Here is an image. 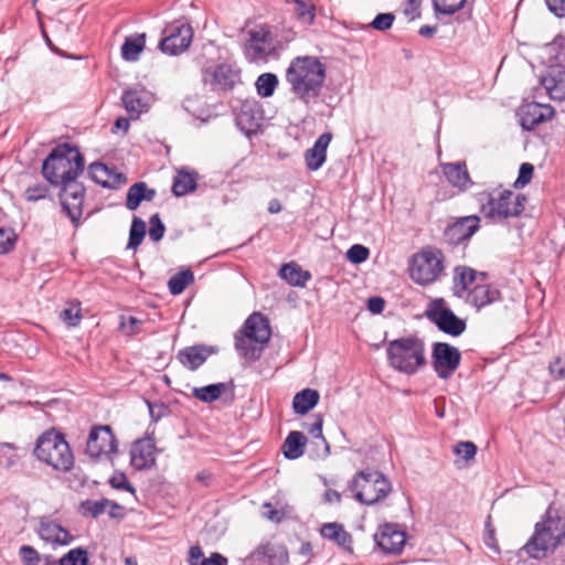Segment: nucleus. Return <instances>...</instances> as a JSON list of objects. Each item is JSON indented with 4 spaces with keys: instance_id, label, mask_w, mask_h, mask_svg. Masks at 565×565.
<instances>
[{
    "instance_id": "nucleus-11",
    "label": "nucleus",
    "mask_w": 565,
    "mask_h": 565,
    "mask_svg": "<svg viewBox=\"0 0 565 565\" xmlns=\"http://www.w3.org/2000/svg\"><path fill=\"white\" fill-rule=\"evenodd\" d=\"M275 50L271 33L260 26L248 31L244 53L249 62L266 61Z\"/></svg>"
},
{
    "instance_id": "nucleus-28",
    "label": "nucleus",
    "mask_w": 565,
    "mask_h": 565,
    "mask_svg": "<svg viewBox=\"0 0 565 565\" xmlns=\"http://www.w3.org/2000/svg\"><path fill=\"white\" fill-rule=\"evenodd\" d=\"M500 292L486 284H476L463 297L466 302L478 310L499 299Z\"/></svg>"
},
{
    "instance_id": "nucleus-49",
    "label": "nucleus",
    "mask_w": 565,
    "mask_h": 565,
    "mask_svg": "<svg viewBox=\"0 0 565 565\" xmlns=\"http://www.w3.org/2000/svg\"><path fill=\"white\" fill-rule=\"evenodd\" d=\"M466 0H434L435 10L443 14H452L460 10Z\"/></svg>"
},
{
    "instance_id": "nucleus-9",
    "label": "nucleus",
    "mask_w": 565,
    "mask_h": 565,
    "mask_svg": "<svg viewBox=\"0 0 565 565\" xmlns=\"http://www.w3.org/2000/svg\"><path fill=\"white\" fill-rule=\"evenodd\" d=\"M427 317L440 331L449 335L458 337L466 330L465 320L457 317L441 298L435 299L430 303L427 310Z\"/></svg>"
},
{
    "instance_id": "nucleus-54",
    "label": "nucleus",
    "mask_w": 565,
    "mask_h": 565,
    "mask_svg": "<svg viewBox=\"0 0 565 565\" xmlns=\"http://www.w3.org/2000/svg\"><path fill=\"white\" fill-rule=\"evenodd\" d=\"M534 168L531 163H522L519 170V177L516 178L514 182V186L516 189L523 188L526 184L530 183L532 177H533Z\"/></svg>"
},
{
    "instance_id": "nucleus-15",
    "label": "nucleus",
    "mask_w": 565,
    "mask_h": 565,
    "mask_svg": "<svg viewBox=\"0 0 565 565\" xmlns=\"http://www.w3.org/2000/svg\"><path fill=\"white\" fill-rule=\"evenodd\" d=\"M61 186L60 199L62 207L72 222L77 223L82 215L84 188L76 180L66 182Z\"/></svg>"
},
{
    "instance_id": "nucleus-53",
    "label": "nucleus",
    "mask_w": 565,
    "mask_h": 565,
    "mask_svg": "<svg viewBox=\"0 0 565 565\" xmlns=\"http://www.w3.org/2000/svg\"><path fill=\"white\" fill-rule=\"evenodd\" d=\"M166 227L161 222L159 214H153L150 217L149 237L153 242H159L164 235Z\"/></svg>"
},
{
    "instance_id": "nucleus-41",
    "label": "nucleus",
    "mask_w": 565,
    "mask_h": 565,
    "mask_svg": "<svg viewBox=\"0 0 565 565\" xmlns=\"http://www.w3.org/2000/svg\"><path fill=\"white\" fill-rule=\"evenodd\" d=\"M196 188V178L195 174L185 172L183 170L178 172V175L174 178L172 192L175 196H183Z\"/></svg>"
},
{
    "instance_id": "nucleus-7",
    "label": "nucleus",
    "mask_w": 565,
    "mask_h": 565,
    "mask_svg": "<svg viewBox=\"0 0 565 565\" xmlns=\"http://www.w3.org/2000/svg\"><path fill=\"white\" fill-rule=\"evenodd\" d=\"M444 255L434 247H425L416 253L409 263L411 278L418 285H430L444 275Z\"/></svg>"
},
{
    "instance_id": "nucleus-48",
    "label": "nucleus",
    "mask_w": 565,
    "mask_h": 565,
    "mask_svg": "<svg viewBox=\"0 0 565 565\" xmlns=\"http://www.w3.org/2000/svg\"><path fill=\"white\" fill-rule=\"evenodd\" d=\"M322 425L323 417L321 415H316L312 424L303 423L302 427L306 428L312 437L321 439L326 446L327 454H329L330 446L322 434Z\"/></svg>"
},
{
    "instance_id": "nucleus-12",
    "label": "nucleus",
    "mask_w": 565,
    "mask_h": 565,
    "mask_svg": "<svg viewBox=\"0 0 565 565\" xmlns=\"http://www.w3.org/2000/svg\"><path fill=\"white\" fill-rule=\"evenodd\" d=\"M203 82L214 90L233 89L241 82L239 70L228 63L210 66L203 72Z\"/></svg>"
},
{
    "instance_id": "nucleus-56",
    "label": "nucleus",
    "mask_w": 565,
    "mask_h": 565,
    "mask_svg": "<svg viewBox=\"0 0 565 565\" xmlns=\"http://www.w3.org/2000/svg\"><path fill=\"white\" fill-rule=\"evenodd\" d=\"M60 317L70 327H75L82 319L81 309L78 307L65 308L61 311Z\"/></svg>"
},
{
    "instance_id": "nucleus-14",
    "label": "nucleus",
    "mask_w": 565,
    "mask_h": 565,
    "mask_svg": "<svg viewBox=\"0 0 565 565\" xmlns=\"http://www.w3.org/2000/svg\"><path fill=\"white\" fill-rule=\"evenodd\" d=\"M117 451V440L109 426L94 427L88 436L86 454L92 458Z\"/></svg>"
},
{
    "instance_id": "nucleus-8",
    "label": "nucleus",
    "mask_w": 565,
    "mask_h": 565,
    "mask_svg": "<svg viewBox=\"0 0 565 565\" xmlns=\"http://www.w3.org/2000/svg\"><path fill=\"white\" fill-rule=\"evenodd\" d=\"M525 196L510 190L492 193L482 206L484 214L493 220L519 216L524 211Z\"/></svg>"
},
{
    "instance_id": "nucleus-59",
    "label": "nucleus",
    "mask_w": 565,
    "mask_h": 565,
    "mask_svg": "<svg viewBox=\"0 0 565 565\" xmlns=\"http://www.w3.org/2000/svg\"><path fill=\"white\" fill-rule=\"evenodd\" d=\"M109 483L114 489L127 490L132 493L135 492L134 487L128 482V480L124 473H115L109 479Z\"/></svg>"
},
{
    "instance_id": "nucleus-36",
    "label": "nucleus",
    "mask_w": 565,
    "mask_h": 565,
    "mask_svg": "<svg viewBox=\"0 0 565 565\" xmlns=\"http://www.w3.org/2000/svg\"><path fill=\"white\" fill-rule=\"evenodd\" d=\"M264 344L265 343L255 342V340H252L244 334L235 335V348L245 359L253 361L258 360L262 355Z\"/></svg>"
},
{
    "instance_id": "nucleus-20",
    "label": "nucleus",
    "mask_w": 565,
    "mask_h": 565,
    "mask_svg": "<svg viewBox=\"0 0 565 565\" xmlns=\"http://www.w3.org/2000/svg\"><path fill=\"white\" fill-rule=\"evenodd\" d=\"M36 531L41 540L52 545L65 546L73 541V535L66 529L47 516L40 518Z\"/></svg>"
},
{
    "instance_id": "nucleus-22",
    "label": "nucleus",
    "mask_w": 565,
    "mask_h": 565,
    "mask_svg": "<svg viewBox=\"0 0 565 565\" xmlns=\"http://www.w3.org/2000/svg\"><path fill=\"white\" fill-rule=\"evenodd\" d=\"M130 462L137 470L151 468L156 462L153 443L150 439L134 443L130 449Z\"/></svg>"
},
{
    "instance_id": "nucleus-29",
    "label": "nucleus",
    "mask_w": 565,
    "mask_h": 565,
    "mask_svg": "<svg viewBox=\"0 0 565 565\" xmlns=\"http://www.w3.org/2000/svg\"><path fill=\"white\" fill-rule=\"evenodd\" d=\"M212 353H214V349L211 347L193 345L181 350L178 359L188 369L196 370Z\"/></svg>"
},
{
    "instance_id": "nucleus-47",
    "label": "nucleus",
    "mask_w": 565,
    "mask_h": 565,
    "mask_svg": "<svg viewBox=\"0 0 565 565\" xmlns=\"http://www.w3.org/2000/svg\"><path fill=\"white\" fill-rule=\"evenodd\" d=\"M14 446L9 443L0 444V465L11 468L17 465L19 457L14 454Z\"/></svg>"
},
{
    "instance_id": "nucleus-40",
    "label": "nucleus",
    "mask_w": 565,
    "mask_h": 565,
    "mask_svg": "<svg viewBox=\"0 0 565 565\" xmlns=\"http://www.w3.org/2000/svg\"><path fill=\"white\" fill-rule=\"evenodd\" d=\"M87 553L83 548L71 550L58 561H55L52 556H45L43 565H86Z\"/></svg>"
},
{
    "instance_id": "nucleus-17",
    "label": "nucleus",
    "mask_w": 565,
    "mask_h": 565,
    "mask_svg": "<svg viewBox=\"0 0 565 565\" xmlns=\"http://www.w3.org/2000/svg\"><path fill=\"white\" fill-rule=\"evenodd\" d=\"M553 115V107L537 102H525L518 110L520 124L525 130L534 129L537 125L551 119Z\"/></svg>"
},
{
    "instance_id": "nucleus-52",
    "label": "nucleus",
    "mask_w": 565,
    "mask_h": 565,
    "mask_svg": "<svg viewBox=\"0 0 565 565\" xmlns=\"http://www.w3.org/2000/svg\"><path fill=\"white\" fill-rule=\"evenodd\" d=\"M454 452L468 461L475 458L477 446L472 441H460L455 446Z\"/></svg>"
},
{
    "instance_id": "nucleus-64",
    "label": "nucleus",
    "mask_w": 565,
    "mask_h": 565,
    "mask_svg": "<svg viewBox=\"0 0 565 565\" xmlns=\"http://www.w3.org/2000/svg\"><path fill=\"white\" fill-rule=\"evenodd\" d=\"M200 565H227V559L218 553H213L209 558L202 559Z\"/></svg>"
},
{
    "instance_id": "nucleus-39",
    "label": "nucleus",
    "mask_w": 565,
    "mask_h": 565,
    "mask_svg": "<svg viewBox=\"0 0 565 565\" xmlns=\"http://www.w3.org/2000/svg\"><path fill=\"white\" fill-rule=\"evenodd\" d=\"M230 387V383H215L202 387H194L192 395L203 403H212L220 398V396Z\"/></svg>"
},
{
    "instance_id": "nucleus-26",
    "label": "nucleus",
    "mask_w": 565,
    "mask_h": 565,
    "mask_svg": "<svg viewBox=\"0 0 565 565\" xmlns=\"http://www.w3.org/2000/svg\"><path fill=\"white\" fill-rule=\"evenodd\" d=\"M90 178L104 188L116 189L126 183V177L100 162L89 166Z\"/></svg>"
},
{
    "instance_id": "nucleus-37",
    "label": "nucleus",
    "mask_w": 565,
    "mask_h": 565,
    "mask_svg": "<svg viewBox=\"0 0 565 565\" xmlns=\"http://www.w3.org/2000/svg\"><path fill=\"white\" fill-rule=\"evenodd\" d=\"M321 535L335 542L342 547H349L352 542L351 535L339 523H326L320 530Z\"/></svg>"
},
{
    "instance_id": "nucleus-51",
    "label": "nucleus",
    "mask_w": 565,
    "mask_h": 565,
    "mask_svg": "<svg viewBox=\"0 0 565 565\" xmlns=\"http://www.w3.org/2000/svg\"><path fill=\"white\" fill-rule=\"evenodd\" d=\"M49 192V188L43 183H38L35 185L29 186L24 191V198L29 202H36L41 199L46 198Z\"/></svg>"
},
{
    "instance_id": "nucleus-13",
    "label": "nucleus",
    "mask_w": 565,
    "mask_h": 565,
    "mask_svg": "<svg viewBox=\"0 0 565 565\" xmlns=\"http://www.w3.org/2000/svg\"><path fill=\"white\" fill-rule=\"evenodd\" d=\"M166 36L160 42L163 53L177 55L186 50L192 41L193 32L189 24H172L164 29Z\"/></svg>"
},
{
    "instance_id": "nucleus-45",
    "label": "nucleus",
    "mask_w": 565,
    "mask_h": 565,
    "mask_svg": "<svg viewBox=\"0 0 565 565\" xmlns=\"http://www.w3.org/2000/svg\"><path fill=\"white\" fill-rule=\"evenodd\" d=\"M145 235L146 223L137 216L134 217L129 232V241L127 247L136 249L142 243Z\"/></svg>"
},
{
    "instance_id": "nucleus-32",
    "label": "nucleus",
    "mask_w": 565,
    "mask_h": 565,
    "mask_svg": "<svg viewBox=\"0 0 565 565\" xmlns=\"http://www.w3.org/2000/svg\"><path fill=\"white\" fill-rule=\"evenodd\" d=\"M443 171L454 186L468 189L472 183L467 167L462 162L446 163L443 166Z\"/></svg>"
},
{
    "instance_id": "nucleus-34",
    "label": "nucleus",
    "mask_w": 565,
    "mask_h": 565,
    "mask_svg": "<svg viewBox=\"0 0 565 565\" xmlns=\"http://www.w3.org/2000/svg\"><path fill=\"white\" fill-rule=\"evenodd\" d=\"M319 397L318 391L312 388L298 392L292 399L294 412L299 415L307 414L318 404Z\"/></svg>"
},
{
    "instance_id": "nucleus-50",
    "label": "nucleus",
    "mask_w": 565,
    "mask_h": 565,
    "mask_svg": "<svg viewBox=\"0 0 565 565\" xmlns=\"http://www.w3.org/2000/svg\"><path fill=\"white\" fill-rule=\"evenodd\" d=\"M369 255L370 252L367 247L355 244L349 248L347 258L353 264H361L367 259Z\"/></svg>"
},
{
    "instance_id": "nucleus-57",
    "label": "nucleus",
    "mask_w": 565,
    "mask_h": 565,
    "mask_svg": "<svg viewBox=\"0 0 565 565\" xmlns=\"http://www.w3.org/2000/svg\"><path fill=\"white\" fill-rule=\"evenodd\" d=\"M394 20L395 17L393 13H380L371 22V26L379 31H385L393 25Z\"/></svg>"
},
{
    "instance_id": "nucleus-18",
    "label": "nucleus",
    "mask_w": 565,
    "mask_h": 565,
    "mask_svg": "<svg viewBox=\"0 0 565 565\" xmlns=\"http://www.w3.org/2000/svg\"><path fill=\"white\" fill-rule=\"evenodd\" d=\"M375 544L385 554H399L406 542L405 532L398 530L394 524H384L374 534Z\"/></svg>"
},
{
    "instance_id": "nucleus-44",
    "label": "nucleus",
    "mask_w": 565,
    "mask_h": 565,
    "mask_svg": "<svg viewBox=\"0 0 565 565\" xmlns=\"http://www.w3.org/2000/svg\"><path fill=\"white\" fill-rule=\"evenodd\" d=\"M277 85L278 77L273 73H264L259 75L255 83L257 93L262 97L273 96Z\"/></svg>"
},
{
    "instance_id": "nucleus-55",
    "label": "nucleus",
    "mask_w": 565,
    "mask_h": 565,
    "mask_svg": "<svg viewBox=\"0 0 565 565\" xmlns=\"http://www.w3.org/2000/svg\"><path fill=\"white\" fill-rule=\"evenodd\" d=\"M19 554L24 565H39L40 563V554L30 545H22Z\"/></svg>"
},
{
    "instance_id": "nucleus-21",
    "label": "nucleus",
    "mask_w": 565,
    "mask_h": 565,
    "mask_svg": "<svg viewBox=\"0 0 565 565\" xmlns=\"http://www.w3.org/2000/svg\"><path fill=\"white\" fill-rule=\"evenodd\" d=\"M267 562L269 565H287L288 553L284 546L262 544L245 558V564Z\"/></svg>"
},
{
    "instance_id": "nucleus-58",
    "label": "nucleus",
    "mask_w": 565,
    "mask_h": 565,
    "mask_svg": "<svg viewBox=\"0 0 565 565\" xmlns=\"http://www.w3.org/2000/svg\"><path fill=\"white\" fill-rule=\"evenodd\" d=\"M15 242V235L12 231L0 227V254L10 252Z\"/></svg>"
},
{
    "instance_id": "nucleus-23",
    "label": "nucleus",
    "mask_w": 565,
    "mask_h": 565,
    "mask_svg": "<svg viewBox=\"0 0 565 565\" xmlns=\"http://www.w3.org/2000/svg\"><path fill=\"white\" fill-rule=\"evenodd\" d=\"M479 222L476 215L461 217L447 227L445 235L451 243L469 239L479 228Z\"/></svg>"
},
{
    "instance_id": "nucleus-30",
    "label": "nucleus",
    "mask_w": 565,
    "mask_h": 565,
    "mask_svg": "<svg viewBox=\"0 0 565 565\" xmlns=\"http://www.w3.org/2000/svg\"><path fill=\"white\" fill-rule=\"evenodd\" d=\"M477 271L470 267L457 266L454 270V295L458 298H463L467 292L473 287L476 281Z\"/></svg>"
},
{
    "instance_id": "nucleus-5",
    "label": "nucleus",
    "mask_w": 565,
    "mask_h": 565,
    "mask_svg": "<svg viewBox=\"0 0 565 565\" xmlns=\"http://www.w3.org/2000/svg\"><path fill=\"white\" fill-rule=\"evenodd\" d=\"M386 354L390 366L407 375L415 374L426 363L424 342L416 337L390 341Z\"/></svg>"
},
{
    "instance_id": "nucleus-33",
    "label": "nucleus",
    "mask_w": 565,
    "mask_h": 565,
    "mask_svg": "<svg viewBox=\"0 0 565 565\" xmlns=\"http://www.w3.org/2000/svg\"><path fill=\"white\" fill-rule=\"evenodd\" d=\"M156 191L148 188L145 182L135 183L128 190L126 206L129 210L135 211L142 201H152Z\"/></svg>"
},
{
    "instance_id": "nucleus-2",
    "label": "nucleus",
    "mask_w": 565,
    "mask_h": 565,
    "mask_svg": "<svg viewBox=\"0 0 565 565\" xmlns=\"http://www.w3.org/2000/svg\"><path fill=\"white\" fill-rule=\"evenodd\" d=\"M83 170V156L76 148L66 143L54 148L42 164V174L52 185L76 180Z\"/></svg>"
},
{
    "instance_id": "nucleus-35",
    "label": "nucleus",
    "mask_w": 565,
    "mask_h": 565,
    "mask_svg": "<svg viewBox=\"0 0 565 565\" xmlns=\"http://www.w3.org/2000/svg\"><path fill=\"white\" fill-rule=\"evenodd\" d=\"M279 274L284 280L295 287H305L306 282L311 278L309 271L303 270L295 263L285 264L280 268Z\"/></svg>"
},
{
    "instance_id": "nucleus-61",
    "label": "nucleus",
    "mask_w": 565,
    "mask_h": 565,
    "mask_svg": "<svg viewBox=\"0 0 565 565\" xmlns=\"http://www.w3.org/2000/svg\"><path fill=\"white\" fill-rule=\"evenodd\" d=\"M141 323L136 317H129L127 320L121 318L120 327L128 334H135L138 332V326Z\"/></svg>"
},
{
    "instance_id": "nucleus-24",
    "label": "nucleus",
    "mask_w": 565,
    "mask_h": 565,
    "mask_svg": "<svg viewBox=\"0 0 565 565\" xmlns=\"http://www.w3.org/2000/svg\"><path fill=\"white\" fill-rule=\"evenodd\" d=\"M541 83L552 99H565V67H550L547 74L542 77Z\"/></svg>"
},
{
    "instance_id": "nucleus-46",
    "label": "nucleus",
    "mask_w": 565,
    "mask_h": 565,
    "mask_svg": "<svg viewBox=\"0 0 565 565\" xmlns=\"http://www.w3.org/2000/svg\"><path fill=\"white\" fill-rule=\"evenodd\" d=\"M294 2L296 6L295 12L298 19L308 25L312 24L316 17L315 4L310 0H294Z\"/></svg>"
},
{
    "instance_id": "nucleus-19",
    "label": "nucleus",
    "mask_w": 565,
    "mask_h": 565,
    "mask_svg": "<svg viewBox=\"0 0 565 565\" xmlns=\"http://www.w3.org/2000/svg\"><path fill=\"white\" fill-rule=\"evenodd\" d=\"M153 95L140 87L127 89L122 93L121 102L130 119H137L149 110L153 103Z\"/></svg>"
},
{
    "instance_id": "nucleus-16",
    "label": "nucleus",
    "mask_w": 565,
    "mask_h": 565,
    "mask_svg": "<svg viewBox=\"0 0 565 565\" xmlns=\"http://www.w3.org/2000/svg\"><path fill=\"white\" fill-rule=\"evenodd\" d=\"M264 116L259 103L255 99L242 102L236 115V124L247 136L256 134L262 126Z\"/></svg>"
},
{
    "instance_id": "nucleus-25",
    "label": "nucleus",
    "mask_w": 565,
    "mask_h": 565,
    "mask_svg": "<svg viewBox=\"0 0 565 565\" xmlns=\"http://www.w3.org/2000/svg\"><path fill=\"white\" fill-rule=\"evenodd\" d=\"M332 135L323 132L315 141L313 146L305 152V162L310 171L319 170L327 159V149L331 142Z\"/></svg>"
},
{
    "instance_id": "nucleus-42",
    "label": "nucleus",
    "mask_w": 565,
    "mask_h": 565,
    "mask_svg": "<svg viewBox=\"0 0 565 565\" xmlns=\"http://www.w3.org/2000/svg\"><path fill=\"white\" fill-rule=\"evenodd\" d=\"M108 507L113 509L119 508V505L115 502H111L107 499L102 500H87L81 504V512L85 516L97 518L104 514Z\"/></svg>"
},
{
    "instance_id": "nucleus-60",
    "label": "nucleus",
    "mask_w": 565,
    "mask_h": 565,
    "mask_svg": "<svg viewBox=\"0 0 565 565\" xmlns=\"http://www.w3.org/2000/svg\"><path fill=\"white\" fill-rule=\"evenodd\" d=\"M550 372L557 380L565 377V355L556 358L550 364Z\"/></svg>"
},
{
    "instance_id": "nucleus-1",
    "label": "nucleus",
    "mask_w": 565,
    "mask_h": 565,
    "mask_svg": "<svg viewBox=\"0 0 565 565\" xmlns=\"http://www.w3.org/2000/svg\"><path fill=\"white\" fill-rule=\"evenodd\" d=\"M285 78L290 92L308 105L321 93L326 66L316 56H297L287 67Z\"/></svg>"
},
{
    "instance_id": "nucleus-4",
    "label": "nucleus",
    "mask_w": 565,
    "mask_h": 565,
    "mask_svg": "<svg viewBox=\"0 0 565 565\" xmlns=\"http://www.w3.org/2000/svg\"><path fill=\"white\" fill-rule=\"evenodd\" d=\"M33 455L60 472H68L74 467V456L68 443L55 430H47L36 439Z\"/></svg>"
},
{
    "instance_id": "nucleus-63",
    "label": "nucleus",
    "mask_w": 565,
    "mask_h": 565,
    "mask_svg": "<svg viewBox=\"0 0 565 565\" xmlns=\"http://www.w3.org/2000/svg\"><path fill=\"white\" fill-rule=\"evenodd\" d=\"M202 559H205L203 557V552L200 546H192L189 551V564L190 565H200Z\"/></svg>"
},
{
    "instance_id": "nucleus-6",
    "label": "nucleus",
    "mask_w": 565,
    "mask_h": 565,
    "mask_svg": "<svg viewBox=\"0 0 565 565\" xmlns=\"http://www.w3.org/2000/svg\"><path fill=\"white\" fill-rule=\"evenodd\" d=\"M354 499L373 505L384 500L392 491L391 482L377 470H362L356 473L350 484Z\"/></svg>"
},
{
    "instance_id": "nucleus-43",
    "label": "nucleus",
    "mask_w": 565,
    "mask_h": 565,
    "mask_svg": "<svg viewBox=\"0 0 565 565\" xmlns=\"http://www.w3.org/2000/svg\"><path fill=\"white\" fill-rule=\"evenodd\" d=\"M193 280L194 275L190 269L180 270L170 277L168 281L169 291L174 296L180 295Z\"/></svg>"
},
{
    "instance_id": "nucleus-3",
    "label": "nucleus",
    "mask_w": 565,
    "mask_h": 565,
    "mask_svg": "<svg viewBox=\"0 0 565 565\" xmlns=\"http://www.w3.org/2000/svg\"><path fill=\"white\" fill-rule=\"evenodd\" d=\"M565 540V524L548 509L542 521L535 524L533 535L523 546L525 553L535 559L544 558Z\"/></svg>"
},
{
    "instance_id": "nucleus-38",
    "label": "nucleus",
    "mask_w": 565,
    "mask_h": 565,
    "mask_svg": "<svg viewBox=\"0 0 565 565\" xmlns=\"http://www.w3.org/2000/svg\"><path fill=\"white\" fill-rule=\"evenodd\" d=\"M146 35L137 34L135 36L126 38L121 46V56L125 61L136 62L140 53L145 49Z\"/></svg>"
},
{
    "instance_id": "nucleus-10",
    "label": "nucleus",
    "mask_w": 565,
    "mask_h": 565,
    "mask_svg": "<svg viewBox=\"0 0 565 565\" xmlns=\"http://www.w3.org/2000/svg\"><path fill=\"white\" fill-rule=\"evenodd\" d=\"M433 366L440 379L450 377L458 369L461 360L460 351L446 342H436L433 345Z\"/></svg>"
},
{
    "instance_id": "nucleus-27",
    "label": "nucleus",
    "mask_w": 565,
    "mask_h": 565,
    "mask_svg": "<svg viewBox=\"0 0 565 565\" xmlns=\"http://www.w3.org/2000/svg\"><path fill=\"white\" fill-rule=\"evenodd\" d=\"M242 334L255 340V342L267 343L270 338L268 320L262 313L254 312L245 321Z\"/></svg>"
},
{
    "instance_id": "nucleus-31",
    "label": "nucleus",
    "mask_w": 565,
    "mask_h": 565,
    "mask_svg": "<svg viewBox=\"0 0 565 565\" xmlns=\"http://www.w3.org/2000/svg\"><path fill=\"white\" fill-rule=\"evenodd\" d=\"M307 445L306 436L298 430L290 431L286 437L281 450L286 458L295 460L300 458L305 454Z\"/></svg>"
},
{
    "instance_id": "nucleus-62",
    "label": "nucleus",
    "mask_w": 565,
    "mask_h": 565,
    "mask_svg": "<svg viewBox=\"0 0 565 565\" xmlns=\"http://www.w3.org/2000/svg\"><path fill=\"white\" fill-rule=\"evenodd\" d=\"M551 12L556 17H565V0H545Z\"/></svg>"
}]
</instances>
